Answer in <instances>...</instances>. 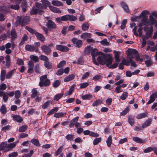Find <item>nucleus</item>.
Returning a JSON list of instances; mask_svg holds the SVG:
<instances>
[{"instance_id": "obj_1", "label": "nucleus", "mask_w": 157, "mask_h": 157, "mask_svg": "<svg viewBox=\"0 0 157 157\" xmlns=\"http://www.w3.org/2000/svg\"><path fill=\"white\" fill-rule=\"evenodd\" d=\"M42 3L38 2L35 3V6L36 8H32L31 10L30 14L31 15H36L38 14L39 15H41L43 14L44 11V10L47 9V7H48L50 8L51 4L50 2L48 0H41Z\"/></svg>"}, {"instance_id": "obj_2", "label": "nucleus", "mask_w": 157, "mask_h": 157, "mask_svg": "<svg viewBox=\"0 0 157 157\" xmlns=\"http://www.w3.org/2000/svg\"><path fill=\"white\" fill-rule=\"evenodd\" d=\"M25 29L32 35L35 34L38 40L42 42H44L45 40L44 36L42 34L37 32L36 30L28 26H26Z\"/></svg>"}, {"instance_id": "obj_3", "label": "nucleus", "mask_w": 157, "mask_h": 157, "mask_svg": "<svg viewBox=\"0 0 157 157\" xmlns=\"http://www.w3.org/2000/svg\"><path fill=\"white\" fill-rule=\"evenodd\" d=\"M50 84V81L49 79L47 78V75H42L40 77V81L39 83V86L40 87L48 86Z\"/></svg>"}, {"instance_id": "obj_4", "label": "nucleus", "mask_w": 157, "mask_h": 157, "mask_svg": "<svg viewBox=\"0 0 157 157\" xmlns=\"http://www.w3.org/2000/svg\"><path fill=\"white\" fill-rule=\"evenodd\" d=\"M127 53V59H128V57H130L132 59H134L135 56V55H136L138 53L137 51L135 49H128L126 51Z\"/></svg>"}, {"instance_id": "obj_5", "label": "nucleus", "mask_w": 157, "mask_h": 157, "mask_svg": "<svg viewBox=\"0 0 157 157\" xmlns=\"http://www.w3.org/2000/svg\"><path fill=\"white\" fill-rule=\"evenodd\" d=\"M71 42L73 44H75V46L78 48L81 47L83 44L82 40H78L77 38L75 37H73L72 39Z\"/></svg>"}, {"instance_id": "obj_6", "label": "nucleus", "mask_w": 157, "mask_h": 157, "mask_svg": "<svg viewBox=\"0 0 157 157\" xmlns=\"http://www.w3.org/2000/svg\"><path fill=\"white\" fill-rule=\"evenodd\" d=\"M41 49L43 52L47 55L50 54L52 52L50 48L46 45H44L42 46L41 47Z\"/></svg>"}, {"instance_id": "obj_7", "label": "nucleus", "mask_w": 157, "mask_h": 157, "mask_svg": "<svg viewBox=\"0 0 157 157\" xmlns=\"http://www.w3.org/2000/svg\"><path fill=\"white\" fill-rule=\"evenodd\" d=\"M56 48L57 50L62 52H66L69 50V49L67 47L61 45H56Z\"/></svg>"}, {"instance_id": "obj_8", "label": "nucleus", "mask_w": 157, "mask_h": 157, "mask_svg": "<svg viewBox=\"0 0 157 157\" xmlns=\"http://www.w3.org/2000/svg\"><path fill=\"white\" fill-rule=\"evenodd\" d=\"M46 25L47 28L50 29H55L57 27L56 24L50 20H48V22L46 24Z\"/></svg>"}, {"instance_id": "obj_9", "label": "nucleus", "mask_w": 157, "mask_h": 157, "mask_svg": "<svg viewBox=\"0 0 157 157\" xmlns=\"http://www.w3.org/2000/svg\"><path fill=\"white\" fill-rule=\"evenodd\" d=\"M153 32V29L152 27H150L149 29L146 32L145 36H143L147 40L152 37Z\"/></svg>"}, {"instance_id": "obj_10", "label": "nucleus", "mask_w": 157, "mask_h": 157, "mask_svg": "<svg viewBox=\"0 0 157 157\" xmlns=\"http://www.w3.org/2000/svg\"><path fill=\"white\" fill-rule=\"evenodd\" d=\"M104 57H102L100 56H98L97 58V60L98 62L101 65H103L106 64V60L107 58V56H105L104 55Z\"/></svg>"}, {"instance_id": "obj_11", "label": "nucleus", "mask_w": 157, "mask_h": 157, "mask_svg": "<svg viewBox=\"0 0 157 157\" xmlns=\"http://www.w3.org/2000/svg\"><path fill=\"white\" fill-rule=\"evenodd\" d=\"M90 54L92 56H97L98 55H104V53L101 52H98V49L95 48L92 49L90 52Z\"/></svg>"}, {"instance_id": "obj_12", "label": "nucleus", "mask_w": 157, "mask_h": 157, "mask_svg": "<svg viewBox=\"0 0 157 157\" xmlns=\"http://www.w3.org/2000/svg\"><path fill=\"white\" fill-rule=\"evenodd\" d=\"M16 145V144L14 142L9 144L7 143L6 149L4 151V152H6L11 150L13 148L15 147Z\"/></svg>"}, {"instance_id": "obj_13", "label": "nucleus", "mask_w": 157, "mask_h": 157, "mask_svg": "<svg viewBox=\"0 0 157 157\" xmlns=\"http://www.w3.org/2000/svg\"><path fill=\"white\" fill-rule=\"evenodd\" d=\"M120 5L126 13H129L130 12V10L128 8V6L125 2L123 1L121 2L120 3Z\"/></svg>"}, {"instance_id": "obj_14", "label": "nucleus", "mask_w": 157, "mask_h": 157, "mask_svg": "<svg viewBox=\"0 0 157 157\" xmlns=\"http://www.w3.org/2000/svg\"><path fill=\"white\" fill-rule=\"evenodd\" d=\"M21 6L22 9V11L24 13L25 12L27 11L28 6L27 2L25 0H23L22 1Z\"/></svg>"}, {"instance_id": "obj_15", "label": "nucleus", "mask_w": 157, "mask_h": 157, "mask_svg": "<svg viewBox=\"0 0 157 157\" xmlns=\"http://www.w3.org/2000/svg\"><path fill=\"white\" fill-rule=\"evenodd\" d=\"M29 16H25L22 19L21 22V26L22 27L26 25L27 23L29 22Z\"/></svg>"}, {"instance_id": "obj_16", "label": "nucleus", "mask_w": 157, "mask_h": 157, "mask_svg": "<svg viewBox=\"0 0 157 157\" xmlns=\"http://www.w3.org/2000/svg\"><path fill=\"white\" fill-rule=\"evenodd\" d=\"M13 120L19 123H21L23 121V119L19 115H16L12 116Z\"/></svg>"}, {"instance_id": "obj_17", "label": "nucleus", "mask_w": 157, "mask_h": 157, "mask_svg": "<svg viewBox=\"0 0 157 157\" xmlns=\"http://www.w3.org/2000/svg\"><path fill=\"white\" fill-rule=\"evenodd\" d=\"M120 54V52H117L115 50L113 51V54L115 56L114 58L116 63H118L120 61L119 59V55Z\"/></svg>"}, {"instance_id": "obj_18", "label": "nucleus", "mask_w": 157, "mask_h": 157, "mask_svg": "<svg viewBox=\"0 0 157 157\" xmlns=\"http://www.w3.org/2000/svg\"><path fill=\"white\" fill-rule=\"evenodd\" d=\"M78 117H77L73 118L72 120H71L69 124L70 128H71L74 127L76 123L78 121Z\"/></svg>"}, {"instance_id": "obj_19", "label": "nucleus", "mask_w": 157, "mask_h": 157, "mask_svg": "<svg viewBox=\"0 0 157 157\" xmlns=\"http://www.w3.org/2000/svg\"><path fill=\"white\" fill-rule=\"evenodd\" d=\"M128 122L132 126L134 124V117L132 115H129L128 117Z\"/></svg>"}, {"instance_id": "obj_20", "label": "nucleus", "mask_w": 157, "mask_h": 157, "mask_svg": "<svg viewBox=\"0 0 157 157\" xmlns=\"http://www.w3.org/2000/svg\"><path fill=\"white\" fill-rule=\"evenodd\" d=\"M75 78V75L73 74H71L66 76L64 79V82H68L70 81Z\"/></svg>"}, {"instance_id": "obj_21", "label": "nucleus", "mask_w": 157, "mask_h": 157, "mask_svg": "<svg viewBox=\"0 0 157 157\" xmlns=\"http://www.w3.org/2000/svg\"><path fill=\"white\" fill-rule=\"evenodd\" d=\"M152 122V119L149 118L146 121L142 124V128H144L147 127L150 125Z\"/></svg>"}, {"instance_id": "obj_22", "label": "nucleus", "mask_w": 157, "mask_h": 157, "mask_svg": "<svg viewBox=\"0 0 157 157\" xmlns=\"http://www.w3.org/2000/svg\"><path fill=\"white\" fill-rule=\"evenodd\" d=\"M25 49L27 51L29 52H35V50L33 45L29 44H27L25 47Z\"/></svg>"}, {"instance_id": "obj_23", "label": "nucleus", "mask_w": 157, "mask_h": 157, "mask_svg": "<svg viewBox=\"0 0 157 157\" xmlns=\"http://www.w3.org/2000/svg\"><path fill=\"white\" fill-rule=\"evenodd\" d=\"M147 114L148 113L146 112L140 113L136 116V118L137 119H140L145 117H148Z\"/></svg>"}, {"instance_id": "obj_24", "label": "nucleus", "mask_w": 157, "mask_h": 157, "mask_svg": "<svg viewBox=\"0 0 157 157\" xmlns=\"http://www.w3.org/2000/svg\"><path fill=\"white\" fill-rule=\"evenodd\" d=\"M149 20L151 21L150 25L155 24V26H157V21L155 20L153 16L151 15L149 16Z\"/></svg>"}, {"instance_id": "obj_25", "label": "nucleus", "mask_w": 157, "mask_h": 157, "mask_svg": "<svg viewBox=\"0 0 157 157\" xmlns=\"http://www.w3.org/2000/svg\"><path fill=\"white\" fill-rule=\"evenodd\" d=\"M44 66L46 68L48 69L52 68V63L49 62V60L47 61H45Z\"/></svg>"}, {"instance_id": "obj_26", "label": "nucleus", "mask_w": 157, "mask_h": 157, "mask_svg": "<svg viewBox=\"0 0 157 157\" xmlns=\"http://www.w3.org/2000/svg\"><path fill=\"white\" fill-rule=\"evenodd\" d=\"M112 58L111 57H107L106 60V66L108 67H109V66L112 63Z\"/></svg>"}, {"instance_id": "obj_27", "label": "nucleus", "mask_w": 157, "mask_h": 157, "mask_svg": "<svg viewBox=\"0 0 157 157\" xmlns=\"http://www.w3.org/2000/svg\"><path fill=\"white\" fill-rule=\"evenodd\" d=\"M40 43L39 42H35L34 44L33 45V47L34 48L35 50V52H38L39 49L38 48L40 45Z\"/></svg>"}, {"instance_id": "obj_28", "label": "nucleus", "mask_w": 157, "mask_h": 157, "mask_svg": "<svg viewBox=\"0 0 157 157\" xmlns=\"http://www.w3.org/2000/svg\"><path fill=\"white\" fill-rule=\"evenodd\" d=\"M50 9L53 12L58 13H61V10L58 8L53 6L50 7Z\"/></svg>"}, {"instance_id": "obj_29", "label": "nucleus", "mask_w": 157, "mask_h": 157, "mask_svg": "<svg viewBox=\"0 0 157 157\" xmlns=\"http://www.w3.org/2000/svg\"><path fill=\"white\" fill-rule=\"evenodd\" d=\"M6 142H2L0 144V151H5L6 149Z\"/></svg>"}, {"instance_id": "obj_30", "label": "nucleus", "mask_w": 157, "mask_h": 157, "mask_svg": "<svg viewBox=\"0 0 157 157\" xmlns=\"http://www.w3.org/2000/svg\"><path fill=\"white\" fill-rule=\"evenodd\" d=\"M102 102L101 99H98L94 101L92 103V106L94 107L98 105L101 104Z\"/></svg>"}, {"instance_id": "obj_31", "label": "nucleus", "mask_w": 157, "mask_h": 157, "mask_svg": "<svg viewBox=\"0 0 157 157\" xmlns=\"http://www.w3.org/2000/svg\"><path fill=\"white\" fill-rule=\"evenodd\" d=\"M31 142L34 145L36 146H40L39 141L37 139L33 138L31 140Z\"/></svg>"}, {"instance_id": "obj_32", "label": "nucleus", "mask_w": 157, "mask_h": 157, "mask_svg": "<svg viewBox=\"0 0 157 157\" xmlns=\"http://www.w3.org/2000/svg\"><path fill=\"white\" fill-rule=\"evenodd\" d=\"M112 142V137L110 135L107 138L106 142L107 143V146L109 147H110Z\"/></svg>"}, {"instance_id": "obj_33", "label": "nucleus", "mask_w": 157, "mask_h": 157, "mask_svg": "<svg viewBox=\"0 0 157 157\" xmlns=\"http://www.w3.org/2000/svg\"><path fill=\"white\" fill-rule=\"evenodd\" d=\"M133 141L136 143L141 144L143 143L142 140L138 137H134L132 138Z\"/></svg>"}, {"instance_id": "obj_34", "label": "nucleus", "mask_w": 157, "mask_h": 157, "mask_svg": "<svg viewBox=\"0 0 157 157\" xmlns=\"http://www.w3.org/2000/svg\"><path fill=\"white\" fill-rule=\"evenodd\" d=\"M92 98V95L90 94H86L82 96L83 100H90Z\"/></svg>"}, {"instance_id": "obj_35", "label": "nucleus", "mask_w": 157, "mask_h": 157, "mask_svg": "<svg viewBox=\"0 0 157 157\" xmlns=\"http://www.w3.org/2000/svg\"><path fill=\"white\" fill-rule=\"evenodd\" d=\"M93 47L90 45L88 46L85 48L84 52L85 54H88L90 53V51H91Z\"/></svg>"}, {"instance_id": "obj_36", "label": "nucleus", "mask_w": 157, "mask_h": 157, "mask_svg": "<svg viewBox=\"0 0 157 157\" xmlns=\"http://www.w3.org/2000/svg\"><path fill=\"white\" fill-rule=\"evenodd\" d=\"M52 4L54 6H63V4L61 2L57 0H55L53 1L52 2Z\"/></svg>"}, {"instance_id": "obj_37", "label": "nucleus", "mask_w": 157, "mask_h": 157, "mask_svg": "<svg viewBox=\"0 0 157 157\" xmlns=\"http://www.w3.org/2000/svg\"><path fill=\"white\" fill-rule=\"evenodd\" d=\"M65 114V113L63 112L57 113L54 114V117L59 118L63 117Z\"/></svg>"}, {"instance_id": "obj_38", "label": "nucleus", "mask_w": 157, "mask_h": 157, "mask_svg": "<svg viewBox=\"0 0 157 157\" xmlns=\"http://www.w3.org/2000/svg\"><path fill=\"white\" fill-rule=\"evenodd\" d=\"M28 126L27 125H24L19 128L18 131L21 132H25L27 129Z\"/></svg>"}, {"instance_id": "obj_39", "label": "nucleus", "mask_w": 157, "mask_h": 157, "mask_svg": "<svg viewBox=\"0 0 157 157\" xmlns=\"http://www.w3.org/2000/svg\"><path fill=\"white\" fill-rule=\"evenodd\" d=\"M89 27L88 23L87 22H85L82 25V29L83 31L87 30Z\"/></svg>"}, {"instance_id": "obj_40", "label": "nucleus", "mask_w": 157, "mask_h": 157, "mask_svg": "<svg viewBox=\"0 0 157 157\" xmlns=\"http://www.w3.org/2000/svg\"><path fill=\"white\" fill-rule=\"evenodd\" d=\"M63 95V94H58L55 95L53 98V100L56 101H58Z\"/></svg>"}, {"instance_id": "obj_41", "label": "nucleus", "mask_w": 157, "mask_h": 157, "mask_svg": "<svg viewBox=\"0 0 157 157\" xmlns=\"http://www.w3.org/2000/svg\"><path fill=\"white\" fill-rule=\"evenodd\" d=\"M22 19L21 17L18 16L15 22V26H17L19 25L20 24H21L22 21Z\"/></svg>"}, {"instance_id": "obj_42", "label": "nucleus", "mask_w": 157, "mask_h": 157, "mask_svg": "<svg viewBox=\"0 0 157 157\" xmlns=\"http://www.w3.org/2000/svg\"><path fill=\"white\" fill-rule=\"evenodd\" d=\"M32 94L31 95V97L32 98H35L37 95V91L35 89H33L32 91Z\"/></svg>"}, {"instance_id": "obj_43", "label": "nucleus", "mask_w": 157, "mask_h": 157, "mask_svg": "<svg viewBox=\"0 0 157 157\" xmlns=\"http://www.w3.org/2000/svg\"><path fill=\"white\" fill-rule=\"evenodd\" d=\"M14 93L15 94L14 95L15 98L17 99H19L20 98L21 94L20 91L19 90H17L15 91Z\"/></svg>"}, {"instance_id": "obj_44", "label": "nucleus", "mask_w": 157, "mask_h": 157, "mask_svg": "<svg viewBox=\"0 0 157 157\" xmlns=\"http://www.w3.org/2000/svg\"><path fill=\"white\" fill-rule=\"evenodd\" d=\"M58 110V108L57 107H55L53 109H52L47 114L48 115H50L53 114L55 112H57Z\"/></svg>"}, {"instance_id": "obj_45", "label": "nucleus", "mask_w": 157, "mask_h": 157, "mask_svg": "<svg viewBox=\"0 0 157 157\" xmlns=\"http://www.w3.org/2000/svg\"><path fill=\"white\" fill-rule=\"evenodd\" d=\"M129 109L128 107L125 108L124 110L120 113V116H122L125 115L129 112Z\"/></svg>"}, {"instance_id": "obj_46", "label": "nucleus", "mask_w": 157, "mask_h": 157, "mask_svg": "<svg viewBox=\"0 0 157 157\" xmlns=\"http://www.w3.org/2000/svg\"><path fill=\"white\" fill-rule=\"evenodd\" d=\"M52 102L51 101H48L45 102L42 106V108L43 109H45L49 105L50 103L52 104Z\"/></svg>"}, {"instance_id": "obj_47", "label": "nucleus", "mask_w": 157, "mask_h": 157, "mask_svg": "<svg viewBox=\"0 0 157 157\" xmlns=\"http://www.w3.org/2000/svg\"><path fill=\"white\" fill-rule=\"evenodd\" d=\"M61 83V81L59 80H57L55 81L52 84L54 87L56 88L58 87Z\"/></svg>"}, {"instance_id": "obj_48", "label": "nucleus", "mask_w": 157, "mask_h": 157, "mask_svg": "<svg viewBox=\"0 0 157 157\" xmlns=\"http://www.w3.org/2000/svg\"><path fill=\"white\" fill-rule=\"evenodd\" d=\"M101 140V137L96 138L93 141V144L94 145H97L99 142H100Z\"/></svg>"}, {"instance_id": "obj_49", "label": "nucleus", "mask_w": 157, "mask_h": 157, "mask_svg": "<svg viewBox=\"0 0 157 157\" xmlns=\"http://www.w3.org/2000/svg\"><path fill=\"white\" fill-rule=\"evenodd\" d=\"M81 37L82 39H85L86 37H90V33H83L81 35Z\"/></svg>"}, {"instance_id": "obj_50", "label": "nucleus", "mask_w": 157, "mask_h": 157, "mask_svg": "<svg viewBox=\"0 0 157 157\" xmlns=\"http://www.w3.org/2000/svg\"><path fill=\"white\" fill-rule=\"evenodd\" d=\"M75 87V86L74 85H72L69 89V91L68 92V94H66L65 95L67 96V95H70L74 91V88Z\"/></svg>"}, {"instance_id": "obj_51", "label": "nucleus", "mask_w": 157, "mask_h": 157, "mask_svg": "<svg viewBox=\"0 0 157 157\" xmlns=\"http://www.w3.org/2000/svg\"><path fill=\"white\" fill-rule=\"evenodd\" d=\"M77 19V18L75 16L68 14V20L70 21H75Z\"/></svg>"}, {"instance_id": "obj_52", "label": "nucleus", "mask_w": 157, "mask_h": 157, "mask_svg": "<svg viewBox=\"0 0 157 157\" xmlns=\"http://www.w3.org/2000/svg\"><path fill=\"white\" fill-rule=\"evenodd\" d=\"M11 38L13 39H15L17 38V35L14 30H12L11 32Z\"/></svg>"}, {"instance_id": "obj_53", "label": "nucleus", "mask_w": 157, "mask_h": 157, "mask_svg": "<svg viewBox=\"0 0 157 157\" xmlns=\"http://www.w3.org/2000/svg\"><path fill=\"white\" fill-rule=\"evenodd\" d=\"M149 14V12L147 10H144L142 11L140 14V16L141 17H147L146 16L147 14Z\"/></svg>"}, {"instance_id": "obj_54", "label": "nucleus", "mask_w": 157, "mask_h": 157, "mask_svg": "<svg viewBox=\"0 0 157 157\" xmlns=\"http://www.w3.org/2000/svg\"><path fill=\"white\" fill-rule=\"evenodd\" d=\"M30 59L33 60L35 62H39V59L38 57L37 56L34 55H31L30 56Z\"/></svg>"}, {"instance_id": "obj_55", "label": "nucleus", "mask_w": 157, "mask_h": 157, "mask_svg": "<svg viewBox=\"0 0 157 157\" xmlns=\"http://www.w3.org/2000/svg\"><path fill=\"white\" fill-rule=\"evenodd\" d=\"M39 58L40 60L44 61V62H45V61H47L49 59L48 57L44 55H41L40 56H39Z\"/></svg>"}, {"instance_id": "obj_56", "label": "nucleus", "mask_w": 157, "mask_h": 157, "mask_svg": "<svg viewBox=\"0 0 157 157\" xmlns=\"http://www.w3.org/2000/svg\"><path fill=\"white\" fill-rule=\"evenodd\" d=\"M33 150H31L29 153L24 154L22 155V157H31L33 155Z\"/></svg>"}, {"instance_id": "obj_57", "label": "nucleus", "mask_w": 157, "mask_h": 157, "mask_svg": "<svg viewBox=\"0 0 157 157\" xmlns=\"http://www.w3.org/2000/svg\"><path fill=\"white\" fill-rule=\"evenodd\" d=\"M157 97V92L153 93L150 97V99L153 101L155 100V98Z\"/></svg>"}, {"instance_id": "obj_58", "label": "nucleus", "mask_w": 157, "mask_h": 157, "mask_svg": "<svg viewBox=\"0 0 157 157\" xmlns=\"http://www.w3.org/2000/svg\"><path fill=\"white\" fill-rule=\"evenodd\" d=\"M66 61L64 60H63L61 61L57 65V67L60 68L63 67L65 64Z\"/></svg>"}, {"instance_id": "obj_59", "label": "nucleus", "mask_w": 157, "mask_h": 157, "mask_svg": "<svg viewBox=\"0 0 157 157\" xmlns=\"http://www.w3.org/2000/svg\"><path fill=\"white\" fill-rule=\"evenodd\" d=\"M145 63L147 67H148L152 65L153 62L151 60H148L145 61Z\"/></svg>"}, {"instance_id": "obj_60", "label": "nucleus", "mask_w": 157, "mask_h": 157, "mask_svg": "<svg viewBox=\"0 0 157 157\" xmlns=\"http://www.w3.org/2000/svg\"><path fill=\"white\" fill-rule=\"evenodd\" d=\"M128 95V94L127 92H124L120 97V98L122 100H124L127 97Z\"/></svg>"}, {"instance_id": "obj_61", "label": "nucleus", "mask_w": 157, "mask_h": 157, "mask_svg": "<svg viewBox=\"0 0 157 157\" xmlns=\"http://www.w3.org/2000/svg\"><path fill=\"white\" fill-rule=\"evenodd\" d=\"M0 111L1 113L3 114H5L6 112V108L5 106L4 105H2L0 108Z\"/></svg>"}, {"instance_id": "obj_62", "label": "nucleus", "mask_w": 157, "mask_h": 157, "mask_svg": "<svg viewBox=\"0 0 157 157\" xmlns=\"http://www.w3.org/2000/svg\"><path fill=\"white\" fill-rule=\"evenodd\" d=\"M63 149V147L62 146H60L57 150V151L56 152L55 155L57 156L62 151V150Z\"/></svg>"}, {"instance_id": "obj_63", "label": "nucleus", "mask_w": 157, "mask_h": 157, "mask_svg": "<svg viewBox=\"0 0 157 157\" xmlns=\"http://www.w3.org/2000/svg\"><path fill=\"white\" fill-rule=\"evenodd\" d=\"M154 150L153 148L151 147H149L147 148L144 149V153H147L151 152Z\"/></svg>"}, {"instance_id": "obj_64", "label": "nucleus", "mask_w": 157, "mask_h": 157, "mask_svg": "<svg viewBox=\"0 0 157 157\" xmlns=\"http://www.w3.org/2000/svg\"><path fill=\"white\" fill-rule=\"evenodd\" d=\"M73 136H74L72 134H68L65 136V138L67 140L71 141L73 140L74 138Z\"/></svg>"}]
</instances>
